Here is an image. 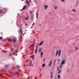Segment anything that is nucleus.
I'll use <instances>...</instances> for the list:
<instances>
[{"mask_svg":"<svg viewBox=\"0 0 79 79\" xmlns=\"http://www.w3.org/2000/svg\"><path fill=\"white\" fill-rule=\"evenodd\" d=\"M58 57H60V55H61V50H59V51L58 50L56 51V53L55 55L56 56H58Z\"/></svg>","mask_w":79,"mask_h":79,"instance_id":"obj_1","label":"nucleus"},{"mask_svg":"<svg viewBox=\"0 0 79 79\" xmlns=\"http://www.w3.org/2000/svg\"><path fill=\"white\" fill-rule=\"evenodd\" d=\"M65 64V60H62L60 64L63 65V64Z\"/></svg>","mask_w":79,"mask_h":79,"instance_id":"obj_2","label":"nucleus"},{"mask_svg":"<svg viewBox=\"0 0 79 79\" xmlns=\"http://www.w3.org/2000/svg\"><path fill=\"white\" fill-rule=\"evenodd\" d=\"M26 8V6L25 5L23 6V7L22 9L21 10V11H23V10H25V9Z\"/></svg>","mask_w":79,"mask_h":79,"instance_id":"obj_3","label":"nucleus"},{"mask_svg":"<svg viewBox=\"0 0 79 79\" xmlns=\"http://www.w3.org/2000/svg\"><path fill=\"white\" fill-rule=\"evenodd\" d=\"M49 64H48V66L50 67V66H52V61H49Z\"/></svg>","mask_w":79,"mask_h":79,"instance_id":"obj_4","label":"nucleus"},{"mask_svg":"<svg viewBox=\"0 0 79 79\" xmlns=\"http://www.w3.org/2000/svg\"><path fill=\"white\" fill-rule=\"evenodd\" d=\"M44 8H45V10H47V8H48V6H46V5H44Z\"/></svg>","mask_w":79,"mask_h":79,"instance_id":"obj_5","label":"nucleus"},{"mask_svg":"<svg viewBox=\"0 0 79 79\" xmlns=\"http://www.w3.org/2000/svg\"><path fill=\"white\" fill-rule=\"evenodd\" d=\"M13 41L14 42H16V38H13Z\"/></svg>","mask_w":79,"mask_h":79,"instance_id":"obj_6","label":"nucleus"},{"mask_svg":"<svg viewBox=\"0 0 79 79\" xmlns=\"http://www.w3.org/2000/svg\"><path fill=\"white\" fill-rule=\"evenodd\" d=\"M43 42H44V41H41V43H40L39 44L40 46V45H42V44H43Z\"/></svg>","mask_w":79,"mask_h":79,"instance_id":"obj_7","label":"nucleus"},{"mask_svg":"<svg viewBox=\"0 0 79 79\" xmlns=\"http://www.w3.org/2000/svg\"><path fill=\"white\" fill-rule=\"evenodd\" d=\"M72 12H76V10L74 9H73L72 10Z\"/></svg>","mask_w":79,"mask_h":79,"instance_id":"obj_8","label":"nucleus"},{"mask_svg":"<svg viewBox=\"0 0 79 79\" xmlns=\"http://www.w3.org/2000/svg\"><path fill=\"white\" fill-rule=\"evenodd\" d=\"M20 33H21V34H22V35H23V32H22V30L20 29Z\"/></svg>","mask_w":79,"mask_h":79,"instance_id":"obj_9","label":"nucleus"},{"mask_svg":"<svg viewBox=\"0 0 79 79\" xmlns=\"http://www.w3.org/2000/svg\"><path fill=\"white\" fill-rule=\"evenodd\" d=\"M60 77H61V76H60V75H58L57 76V78L58 79H60Z\"/></svg>","mask_w":79,"mask_h":79,"instance_id":"obj_10","label":"nucleus"},{"mask_svg":"<svg viewBox=\"0 0 79 79\" xmlns=\"http://www.w3.org/2000/svg\"><path fill=\"white\" fill-rule=\"evenodd\" d=\"M42 55H43V52H41V57L42 58Z\"/></svg>","mask_w":79,"mask_h":79,"instance_id":"obj_11","label":"nucleus"},{"mask_svg":"<svg viewBox=\"0 0 79 79\" xmlns=\"http://www.w3.org/2000/svg\"><path fill=\"white\" fill-rule=\"evenodd\" d=\"M26 3L27 4H29V1H26Z\"/></svg>","mask_w":79,"mask_h":79,"instance_id":"obj_12","label":"nucleus"},{"mask_svg":"<svg viewBox=\"0 0 79 79\" xmlns=\"http://www.w3.org/2000/svg\"><path fill=\"white\" fill-rule=\"evenodd\" d=\"M45 66V64H43L42 65V68H44V67Z\"/></svg>","mask_w":79,"mask_h":79,"instance_id":"obj_13","label":"nucleus"},{"mask_svg":"<svg viewBox=\"0 0 79 79\" xmlns=\"http://www.w3.org/2000/svg\"><path fill=\"white\" fill-rule=\"evenodd\" d=\"M25 19L26 20H28V19H29V17H26L25 18Z\"/></svg>","mask_w":79,"mask_h":79,"instance_id":"obj_14","label":"nucleus"},{"mask_svg":"<svg viewBox=\"0 0 79 79\" xmlns=\"http://www.w3.org/2000/svg\"><path fill=\"white\" fill-rule=\"evenodd\" d=\"M54 9H56V10L57 9V6H56V5L54 7Z\"/></svg>","mask_w":79,"mask_h":79,"instance_id":"obj_15","label":"nucleus"},{"mask_svg":"<svg viewBox=\"0 0 79 79\" xmlns=\"http://www.w3.org/2000/svg\"><path fill=\"white\" fill-rule=\"evenodd\" d=\"M37 49H35V53H37Z\"/></svg>","mask_w":79,"mask_h":79,"instance_id":"obj_16","label":"nucleus"},{"mask_svg":"<svg viewBox=\"0 0 79 79\" xmlns=\"http://www.w3.org/2000/svg\"><path fill=\"white\" fill-rule=\"evenodd\" d=\"M61 69L59 70V71L58 72V74H60V73H61Z\"/></svg>","mask_w":79,"mask_h":79,"instance_id":"obj_17","label":"nucleus"},{"mask_svg":"<svg viewBox=\"0 0 79 79\" xmlns=\"http://www.w3.org/2000/svg\"><path fill=\"white\" fill-rule=\"evenodd\" d=\"M41 50H42V48H40L39 50V52H40Z\"/></svg>","mask_w":79,"mask_h":79,"instance_id":"obj_18","label":"nucleus"},{"mask_svg":"<svg viewBox=\"0 0 79 79\" xmlns=\"http://www.w3.org/2000/svg\"><path fill=\"white\" fill-rule=\"evenodd\" d=\"M75 51H77V47H76L75 48Z\"/></svg>","mask_w":79,"mask_h":79,"instance_id":"obj_19","label":"nucleus"},{"mask_svg":"<svg viewBox=\"0 0 79 79\" xmlns=\"http://www.w3.org/2000/svg\"><path fill=\"white\" fill-rule=\"evenodd\" d=\"M22 34H21V35L20 36V39H22Z\"/></svg>","mask_w":79,"mask_h":79,"instance_id":"obj_20","label":"nucleus"},{"mask_svg":"<svg viewBox=\"0 0 79 79\" xmlns=\"http://www.w3.org/2000/svg\"><path fill=\"white\" fill-rule=\"evenodd\" d=\"M3 37H0V40H2Z\"/></svg>","mask_w":79,"mask_h":79,"instance_id":"obj_21","label":"nucleus"},{"mask_svg":"<svg viewBox=\"0 0 79 79\" xmlns=\"http://www.w3.org/2000/svg\"><path fill=\"white\" fill-rule=\"evenodd\" d=\"M34 46V44H32L31 45H30V47H33Z\"/></svg>","mask_w":79,"mask_h":79,"instance_id":"obj_22","label":"nucleus"},{"mask_svg":"<svg viewBox=\"0 0 79 79\" xmlns=\"http://www.w3.org/2000/svg\"><path fill=\"white\" fill-rule=\"evenodd\" d=\"M62 64H60V68H62Z\"/></svg>","mask_w":79,"mask_h":79,"instance_id":"obj_23","label":"nucleus"},{"mask_svg":"<svg viewBox=\"0 0 79 79\" xmlns=\"http://www.w3.org/2000/svg\"><path fill=\"white\" fill-rule=\"evenodd\" d=\"M3 11L2 10H0V13H3Z\"/></svg>","mask_w":79,"mask_h":79,"instance_id":"obj_24","label":"nucleus"},{"mask_svg":"<svg viewBox=\"0 0 79 79\" xmlns=\"http://www.w3.org/2000/svg\"><path fill=\"white\" fill-rule=\"evenodd\" d=\"M17 68H19V65H17Z\"/></svg>","mask_w":79,"mask_h":79,"instance_id":"obj_25","label":"nucleus"},{"mask_svg":"<svg viewBox=\"0 0 79 79\" xmlns=\"http://www.w3.org/2000/svg\"><path fill=\"white\" fill-rule=\"evenodd\" d=\"M35 25V23H33V24L32 25V26H34Z\"/></svg>","mask_w":79,"mask_h":79,"instance_id":"obj_26","label":"nucleus"},{"mask_svg":"<svg viewBox=\"0 0 79 79\" xmlns=\"http://www.w3.org/2000/svg\"><path fill=\"white\" fill-rule=\"evenodd\" d=\"M18 72H15V74H18Z\"/></svg>","mask_w":79,"mask_h":79,"instance_id":"obj_27","label":"nucleus"},{"mask_svg":"<svg viewBox=\"0 0 79 79\" xmlns=\"http://www.w3.org/2000/svg\"><path fill=\"white\" fill-rule=\"evenodd\" d=\"M8 65H6L5 66V67L7 68V67H8Z\"/></svg>","mask_w":79,"mask_h":79,"instance_id":"obj_28","label":"nucleus"},{"mask_svg":"<svg viewBox=\"0 0 79 79\" xmlns=\"http://www.w3.org/2000/svg\"><path fill=\"white\" fill-rule=\"evenodd\" d=\"M36 16H38V14L37 13H36Z\"/></svg>","mask_w":79,"mask_h":79,"instance_id":"obj_29","label":"nucleus"},{"mask_svg":"<svg viewBox=\"0 0 79 79\" xmlns=\"http://www.w3.org/2000/svg\"><path fill=\"white\" fill-rule=\"evenodd\" d=\"M51 78H53V75H51Z\"/></svg>","mask_w":79,"mask_h":79,"instance_id":"obj_30","label":"nucleus"},{"mask_svg":"<svg viewBox=\"0 0 79 79\" xmlns=\"http://www.w3.org/2000/svg\"><path fill=\"white\" fill-rule=\"evenodd\" d=\"M51 75H53V73H52V72H51Z\"/></svg>","mask_w":79,"mask_h":79,"instance_id":"obj_31","label":"nucleus"},{"mask_svg":"<svg viewBox=\"0 0 79 79\" xmlns=\"http://www.w3.org/2000/svg\"><path fill=\"white\" fill-rule=\"evenodd\" d=\"M30 13H31V15H32V11H30Z\"/></svg>","mask_w":79,"mask_h":79,"instance_id":"obj_32","label":"nucleus"},{"mask_svg":"<svg viewBox=\"0 0 79 79\" xmlns=\"http://www.w3.org/2000/svg\"><path fill=\"white\" fill-rule=\"evenodd\" d=\"M29 66H31V63H29Z\"/></svg>","mask_w":79,"mask_h":79,"instance_id":"obj_33","label":"nucleus"},{"mask_svg":"<svg viewBox=\"0 0 79 79\" xmlns=\"http://www.w3.org/2000/svg\"><path fill=\"white\" fill-rule=\"evenodd\" d=\"M10 39H8V41H10Z\"/></svg>","mask_w":79,"mask_h":79,"instance_id":"obj_34","label":"nucleus"},{"mask_svg":"<svg viewBox=\"0 0 79 79\" xmlns=\"http://www.w3.org/2000/svg\"><path fill=\"white\" fill-rule=\"evenodd\" d=\"M34 55H33V56H32V57H34Z\"/></svg>","mask_w":79,"mask_h":79,"instance_id":"obj_35","label":"nucleus"},{"mask_svg":"<svg viewBox=\"0 0 79 79\" xmlns=\"http://www.w3.org/2000/svg\"><path fill=\"white\" fill-rule=\"evenodd\" d=\"M27 52H28V51L27 50H26V53H27Z\"/></svg>","mask_w":79,"mask_h":79,"instance_id":"obj_36","label":"nucleus"},{"mask_svg":"<svg viewBox=\"0 0 79 79\" xmlns=\"http://www.w3.org/2000/svg\"><path fill=\"white\" fill-rule=\"evenodd\" d=\"M36 49H37V46H36Z\"/></svg>","mask_w":79,"mask_h":79,"instance_id":"obj_37","label":"nucleus"},{"mask_svg":"<svg viewBox=\"0 0 79 79\" xmlns=\"http://www.w3.org/2000/svg\"><path fill=\"white\" fill-rule=\"evenodd\" d=\"M13 55H15L16 54V53H13Z\"/></svg>","mask_w":79,"mask_h":79,"instance_id":"obj_38","label":"nucleus"},{"mask_svg":"<svg viewBox=\"0 0 79 79\" xmlns=\"http://www.w3.org/2000/svg\"><path fill=\"white\" fill-rule=\"evenodd\" d=\"M61 1H62V2H64V0H61Z\"/></svg>","mask_w":79,"mask_h":79,"instance_id":"obj_39","label":"nucleus"},{"mask_svg":"<svg viewBox=\"0 0 79 79\" xmlns=\"http://www.w3.org/2000/svg\"><path fill=\"white\" fill-rule=\"evenodd\" d=\"M76 3H78V1H77Z\"/></svg>","mask_w":79,"mask_h":79,"instance_id":"obj_40","label":"nucleus"},{"mask_svg":"<svg viewBox=\"0 0 79 79\" xmlns=\"http://www.w3.org/2000/svg\"><path fill=\"white\" fill-rule=\"evenodd\" d=\"M45 59H44V62L45 61Z\"/></svg>","mask_w":79,"mask_h":79,"instance_id":"obj_41","label":"nucleus"},{"mask_svg":"<svg viewBox=\"0 0 79 79\" xmlns=\"http://www.w3.org/2000/svg\"><path fill=\"white\" fill-rule=\"evenodd\" d=\"M2 76V74H0V76Z\"/></svg>","mask_w":79,"mask_h":79,"instance_id":"obj_42","label":"nucleus"},{"mask_svg":"<svg viewBox=\"0 0 79 79\" xmlns=\"http://www.w3.org/2000/svg\"><path fill=\"white\" fill-rule=\"evenodd\" d=\"M36 18H37V19H38V16H36Z\"/></svg>","mask_w":79,"mask_h":79,"instance_id":"obj_43","label":"nucleus"},{"mask_svg":"<svg viewBox=\"0 0 79 79\" xmlns=\"http://www.w3.org/2000/svg\"><path fill=\"white\" fill-rule=\"evenodd\" d=\"M59 69V67H58L57 68V70H58Z\"/></svg>","mask_w":79,"mask_h":79,"instance_id":"obj_44","label":"nucleus"},{"mask_svg":"<svg viewBox=\"0 0 79 79\" xmlns=\"http://www.w3.org/2000/svg\"><path fill=\"white\" fill-rule=\"evenodd\" d=\"M30 57L31 58H32V56H31Z\"/></svg>","mask_w":79,"mask_h":79,"instance_id":"obj_45","label":"nucleus"},{"mask_svg":"<svg viewBox=\"0 0 79 79\" xmlns=\"http://www.w3.org/2000/svg\"><path fill=\"white\" fill-rule=\"evenodd\" d=\"M34 57H32V60H34Z\"/></svg>","mask_w":79,"mask_h":79,"instance_id":"obj_46","label":"nucleus"},{"mask_svg":"<svg viewBox=\"0 0 79 79\" xmlns=\"http://www.w3.org/2000/svg\"><path fill=\"white\" fill-rule=\"evenodd\" d=\"M58 61H60V59H59Z\"/></svg>","mask_w":79,"mask_h":79,"instance_id":"obj_47","label":"nucleus"},{"mask_svg":"<svg viewBox=\"0 0 79 79\" xmlns=\"http://www.w3.org/2000/svg\"><path fill=\"white\" fill-rule=\"evenodd\" d=\"M67 71H68H68H69V69H68Z\"/></svg>","mask_w":79,"mask_h":79,"instance_id":"obj_48","label":"nucleus"},{"mask_svg":"<svg viewBox=\"0 0 79 79\" xmlns=\"http://www.w3.org/2000/svg\"><path fill=\"white\" fill-rule=\"evenodd\" d=\"M32 64V62H31L30 63V64Z\"/></svg>","mask_w":79,"mask_h":79,"instance_id":"obj_49","label":"nucleus"},{"mask_svg":"<svg viewBox=\"0 0 79 79\" xmlns=\"http://www.w3.org/2000/svg\"><path fill=\"white\" fill-rule=\"evenodd\" d=\"M31 27V28H33V27Z\"/></svg>","mask_w":79,"mask_h":79,"instance_id":"obj_50","label":"nucleus"},{"mask_svg":"<svg viewBox=\"0 0 79 79\" xmlns=\"http://www.w3.org/2000/svg\"><path fill=\"white\" fill-rule=\"evenodd\" d=\"M56 61V60H55L54 61Z\"/></svg>","mask_w":79,"mask_h":79,"instance_id":"obj_51","label":"nucleus"},{"mask_svg":"<svg viewBox=\"0 0 79 79\" xmlns=\"http://www.w3.org/2000/svg\"><path fill=\"white\" fill-rule=\"evenodd\" d=\"M40 26H41V25H40Z\"/></svg>","mask_w":79,"mask_h":79,"instance_id":"obj_52","label":"nucleus"},{"mask_svg":"<svg viewBox=\"0 0 79 79\" xmlns=\"http://www.w3.org/2000/svg\"><path fill=\"white\" fill-rule=\"evenodd\" d=\"M37 45H38V44H37Z\"/></svg>","mask_w":79,"mask_h":79,"instance_id":"obj_53","label":"nucleus"},{"mask_svg":"<svg viewBox=\"0 0 79 79\" xmlns=\"http://www.w3.org/2000/svg\"><path fill=\"white\" fill-rule=\"evenodd\" d=\"M29 78H30V77H28V79H29Z\"/></svg>","mask_w":79,"mask_h":79,"instance_id":"obj_54","label":"nucleus"},{"mask_svg":"<svg viewBox=\"0 0 79 79\" xmlns=\"http://www.w3.org/2000/svg\"><path fill=\"white\" fill-rule=\"evenodd\" d=\"M54 63H55V61H54Z\"/></svg>","mask_w":79,"mask_h":79,"instance_id":"obj_55","label":"nucleus"},{"mask_svg":"<svg viewBox=\"0 0 79 79\" xmlns=\"http://www.w3.org/2000/svg\"><path fill=\"white\" fill-rule=\"evenodd\" d=\"M55 79H56V78Z\"/></svg>","mask_w":79,"mask_h":79,"instance_id":"obj_56","label":"nucleus"},{"mask_svg":"<svg viewBox=\"0 0 79 79\" xmlns=\"http://www.w3.org/2000/svg\"><path fill=\"white\" fill-rule=\"evenodd\" d=\"M49 13L50 14V12H49Z\"/></svg>","mask_w":79,"mask_h":79,"instance_id":"obj_57","label":"nucleus"},{"mask_svg":"<svg viewBox=\"0 0 79 79\" xmlns=\"http://www.w3.org/2000/svg\"><path fill=\"white\" fill-rule=\"evenodd\" d=\"M21 26H22V25H21Z\"/></svg>","mask_w":79,"mask_h":79,"instance_id":"obj_58","label":"nucleus"},{"mask_svg":"<svg viewBox=\"0 0 79 79\" xmlns=\"http://www.w3.org/2000/svg\"><path fill=\"white\" fill-rule=\"evenodd\" d=\"M17 52H18V51H17Z\"/></svg>","mask_w":79,"mask_h":79,"instance_id":"obj_59","label":"nucleus"},{"mask_svg":"<svg viewBox=\"0 0 79 79\" xmlns=\"http://www.w3.org/2000/svg\"><path fill=\"white\" fill-rule=\"evenodd\" d=\"M31 77H32V76H31Z\"/></svg>","mask_w":79,"mask_h":79,"instance_id":"obj_60","label":"nucleus"}]
</instances>
